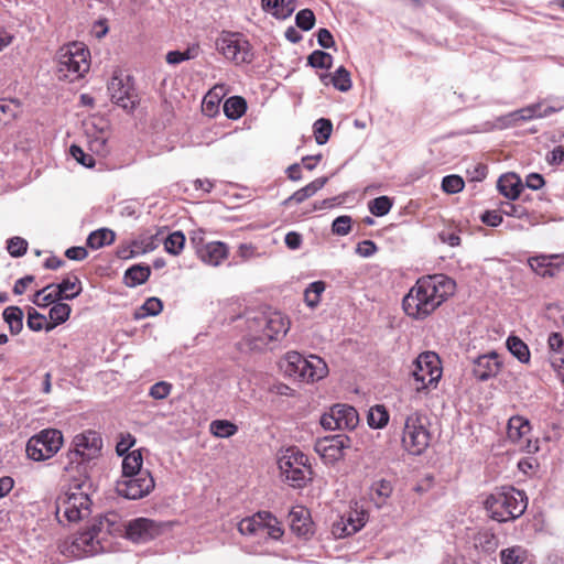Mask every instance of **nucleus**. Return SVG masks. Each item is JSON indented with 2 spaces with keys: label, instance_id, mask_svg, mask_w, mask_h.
<instances>
[{
  "label": "nucleus",
  "instance_id": "f257e3e1",
  "mask_svg": "<svg viewBox=\"0 0 564 564\" xmlns=\"http://www.w3.org/2000/svg\"><path fill=\"white\" fill-rule=\"evenodd\" d=\"M456 283L444 274L421 278L403 299V310L413 318H424L454 294Z\"/></svg>",
  "mask_w": 564,
  "mask_h": 564
},
{
  "label": "nucleus",
  "instance_id": "f03ea898",
  "mask_svg": "<svg viewBox=\"0 0 564 564\" xmlns=\"http://www.w3.org/2000/svg\"><path fill=\"white\" fill-rule=\"evenodd\" d=\"M281 371L301 382H314L328 375L327 364L316 355L304 357L297 351H288L279 362Z\"/></svg>",
  "mask_w": 564,
  "mask_h": 564
},
{
  "label": "nucleus",
  "instance_id": "7ed1b4c3",
  "mask_svg": "<svg viewBox=\"0 0 564 564\" xmlns=\"http://www.w3.org/2000/svg\"><path fill=\"white\" fill-rule=\"evenodd\" d=\"M524 494L513 487L501 488L489 495L485 500V508L490 518L498 522L514 520L527 509Z\"/></svg>",
  "mask_w": 564,
  "mask_h": 564
},
{
  "label": "nucleus",
  "instance_id": "20e7f679",
  "mask_svg": "<svg viewBox=\"0 0 564 564\" xmlns=\"http://www.w3.org/2000/svg\"><path fill=\"white\" fill-rule=\"evenodd\" d=\"M247 323L251 339L262 344L283 338L290 329L289 318L278 311L258 313Z\"/></svg>",
  "mask_w": 564,
  "mask_h": 564
},
{
  "label": "nucleus",
  "instance_id": "39448f33",
  "mask_svg": "<svg viewBox=\"0 0 564 564\" xmlns=\"http://www.w3.org/2000/svg\"><path fill=\"white\" fill-rule=\"evenodd\" d=\"M84 482L74 484L56 499V517L59 522H77L90 514V498L83 490Z\"/></svg>",
  "mask_w": 564,
  "mask_h": 564
},
{
  "label": "nucleus",
  "instance_id": "423d86ee",
  "mask_svg": "<svg viewBox=\"0 0 564 564\" xmlns=\"http://www.w3.org/2000/svg\"><path fill=\"white\" fill-rule=\"evenodd\" d=\"M89 51L83 43H70L57 53V74L59 78L74 82L82 78L90 67Z\"/></svg>",
  "mask_w": 564,
  "mask_h": 564
},
{
  "label": "nucleus",
  "instance_id": "0eeeda50",
  "mask_svg": "<svg viewBox=\"0 0 564 564\" xmlns=\"http://www.w3.org/2000/svg\"><path fill=\"white\" fill-rule=\"evenodd\" d=\"M442 377V367L438 356L433 351H425L413 361L411 371V386L417 393L435 389Z\"/></svg>",
  "mask_w": 564,
  "mask_h": 564
},
{
  "label": "nucleus",
  "instance_id": "6e6552de",
  "mask_svg": "<svg viewBox=\"0 0 564 564\" xmlns=\"http://www.w3.org/2000/svg\"><path fill=\"white\" fill-rule=\"evenodd\" d=\"M282 477L294 488H302L312 474L308 457L297 447L286 448L278 460Z\"/></svg>",
  "mask_w": 564,
  "mask_h": 564
},
{
  "label": "nucleus",
  "instance_id": "1a4fd4ad",
  "mask_svg": "<svg viewBox=\"0 0 564 564\" xmlns=\"http://www.w3.org/2000/svg\"><path fill=\"white\" fill-rule=\"evenodd\" d=\"M427 419L417 411L405 416L401 437L402 447L411 455H421L430 445Z\"/></svg>",
  "mask_w": 564,
  "mask_h": 564
},
{
  "label": "nucleus",
  "instance_id": "9d476101",
  "mask_svg": "<svg viewBox=\"0 0 564 564\" xmlns=\"http://www.w3.org/2000/svg\"><path fill=\"white\" fill-rule=\"evenodd\" d=\"M238 530L242 535L252 536L259 541L279 540L283 535L279 521L265 511L242 519L238 523Z\"/></svg>",
  "mask_w": 564,
  "mask_h": 564
},
{
  "label": "nucleus",
  "instance_id": "9b49d317",
  "mask_svg": "<svg viewBox=\"0 0 564 564\" xmlns=\"http://www.w3.org/2000/svg\"><path fill=\"white\" fill-rule=\"evenodd\" d=\"M62 445V432L55 429H46L28 441L26 454L32 460L42 462L53 457Z\"/></svg>",
  "mask_w": 564,
  "mask_h": 564
},
{
  "label": "nucleus",
  "instance_id": "f8f14e48",
  "mask_svg": "<svg viewBox=\"0 0 564 564\" xmlns=\"http://www.w3.org/2000/svg\"><path fill=\"white\" fill-rule=\"evenodd\" d=\"M216 48L235 64H249L253 59L251 45L240 33L223 32L216 41Z\"/></svg>",
  "mask_w": 564,
  "mask_h": 564
},
{
  "label": "nucleus",
  "instance_id": "ddd939ff",
  "mask_svg": "<svg viewBox=\"0 0 564 564\" xmlns=\"http://www.w3.org/2000/svg\"><path fill=\"white\" fill-rule=\"evenodd\" d=\"M105 531L100 527L77 534L69 547V553L75 557L93 556L110 549V544L105 541Z\"/></svg>",
  "mask_w": 564,
  "mask_h": 564
},
{
  "label": "nucleus",
  "instance_id": "4468645a",
  "mask_svg": "<svg viewBox=\"0 0 564 564\" xmlns=\"http://www.w3.org/2000/svg\"><path fill=\"white\" fill-rule=\"evenodd\" d=\"M154 486L151 474L143 471L132 477H121L116 484V491L121 497L137 500L148 496Z\"/></svg>",
  "mask_w": 564,
  "mask_h": 564
},
{
  "label": "nucleus",
  "instance_id": "2eb2a0df",
  "mask_svg": "<svg viewBox=\"0 0 564 564\" xmlns=\"http://www.w3.org/2000/svg\"><path fill=\"white\" fill-rule=\"evenodd\" d=\"M358 422L357 411L347 404H335L321 417V424L326 430H352Z\"/></svg>",
  "mask_w": 564,
  "mask_h": 564
},
{
  "label": "nucleus",
  "instance_id": "dca6fc26",
  "mask_svg": "<svg viewBox=\"0 0 564 564\" xmlns=\"http://www.w3.org/2000/svg\"><path fill=\"white\" fill-rule=\"evenodd\" d=\"M351 446V440L345 434H337L330 437L319 440L315 445V451L327 464L338 462L344 457L345 449Z\"/></svg>",
  "mask_w": 564,
  "mask_h": 564
},
{
  "label": "nucleus",
  "instance_id": "f3484780",
  "mask_svg": "<svg viewBox=\"0 0 564 564\" xmlns=\"http://www.w3.org/2000/svg\"><path fill=\"white\" fill-rule=\"evenodd\" d=\"M161 533V525L148 518H137L126 524V536L135 543H144Z\"/></svg>",
  "mask_w": 564,
  "mask_h": 564
},
{
  "label": "nucleus",
  "instance_id": "a211bd4d",
  "mask_svg": "<svg viewBox=\"0 0 564 564\" xmlns=\"http://www.w3.org/2000/svg\"><path fill=\"white\" fill-rule=\"evenodd\" d=\"M102 447V440L95 431H86L73 440V452H76L86 462L95 458Z\"/></svg>",
  "mask_w": 564,
  "mask_h": 564
},
{
  "label": "nucleus",
  "instance_id": "6ab92c4d",
  "mask_svg": "<svg viewBox=\"0 0 564 564\" xmlns=\"http://www.w3.org/2000/svg\"><path fill=\"white\" fill-rule=\"evenodd\" d=\"M501 366L499 355L496 351H490L474 360L473 373L478 380L487 381L499 373Z\"/></svg>",
  "mask_w": 564,
  "mask_h": 564
},
{
  "label": "nucleus",
  "instance_id": "aec40b11",
  "mask_svg": "<svg viewBox=\"0 0 564 564\" xmlns=\"http://www.w3.org/2000/svg\"><path fill=\"white\" fill-rule=\"evenodd\" d=\"M229 248L225 242L210 241L197 247V256L207 265L218 267L227 259Z\"/></svg>",
  "mask_w": 564,
  "mask_h": 564
},
{
  "label": "nucleus",
  "instance_id": "412c9836",
  "mask_svg": "<svg viewBox=\"0 0 564 564\" xmlns=\"http://www.w3.org/2000/svg\"><path fill=\"white\" fill-rule=\"evenodd\" d=\"M87 463L88 462L72 449L61 459L64 476L67 477L68 480L73 479L75 484L84 482Z\"/></svg>",
  "mask_w": 564,
  "mask_h": 564
},
{
  "label": "nucleus",
  "instance_id": "4be33fe9",
  "mask_svg": "<svg viewBox=\"0 0 564 564\" xmlns=\"http://www.w3.org/2000/svg\"><path fill=\"white\" fill-rule=\"evenodd\" d=\"M546 361L553 371L564 367V337L560 332H552L547 337Z\"/></svg>",
  "mask_w": 564,
  "mask_h": 564
},
{
  "label": "nucleus",
  "instance_id": "5701e85b",
  "mask_svg": "<svg viewBox=\"0 0 564 564\" xmlns=\"http://www.w3.org/2000/svg\"><path fill=\"white\" fill-rule=\"evenodd\" d=\"M108 90L111 96V100L119 107L126 110H132L134 108V99L130 94L129 88L123 84V80L113 75L108 84Z\"/></svg>",
  "mask_w": 564,
  "mask_h": 564
},
{
  "label": "nucleus",
  "instance_id": "b1692460",
  "mask_svg": "<svg viewBox=\"0 0 564 564\" xmlns=\"http://www.w3.org/2000/svg\"><path fill=\"white\" fill-rule=\"evenodd\" d=\"M560 254H551V256H536L531 257L528 260L530 268L539 275L554 276L560 272V263L553 262L555 259H560Z\"/></svg>",
  "mask_w": 564,
  "mask_h": 564
},
{
  "label": "nucleus",
  "instance_id": "393cba45",
  "mask_svg": "<svg viewBox=\"0 0 564 564\" xmlns=\"http://www.w3.org/2000/svg\"><path fill=\"white\" fill-rule=\"evenodd\" d=\"M368 521V513L365 510L354 509L341 522L336 525V529L341 527L340 535H351L361 530Z\"/></svg>",
  "mask_w": 564,
  "mask_h": 564
},
{
  "label": "nucleus",
  "instance_id": "a878e982",
  "mask_svg": "<svg viewBox=\"0 0 564 564\" xmlns=\"http://www.w3.org/2000/svg\"><path fill=\"white\" fill-rule=\"evenodd\" d=\"M261 7L279 20L288 19L296 9L294 0H262Z\"/></svg>",
  "mask_w": 564,
  "mask_h": 564
},
{
  "label": "nucleus",
  "instance_id": "bb28decb",
  "mask_svg": "<svg viewBox=\"0 0 564 564\" xmlns=\"http://www.w3.org/2000/svg\"><path fill=\"white\" fill-rule=\"evenodd\" d=\"M327 181H328L327 177H318V178L312 181L311 183H308L307 185L297 189L291 196H289L283 202V206H285V207L290 206L292 203H295V204L303 203L307 198L315 195L319 189H322L325 186V184L327 183Z\"/></svg>",
  "mask_w": 564,
  "mask_h": 564
},
{
  "label": "nucleus",
  "instance_id": "cd10ccee",
  "mask_svg": "<svg viewBox=\"0 0 564 564\" xmlns=\"http://www.w3.org/2000/svg\"><path fill=\"white\" fill-rule=\"evenodd\" d=\"M100 133L96 134L91 129L87 130L90 151L105 155L108 152L107 142L110 135L108 121H99Z\"/></svg>",
  "mask_w": 564,
  "mask_h": 564
},
{
  "label": "nucleus",
  "instance_id": "c85d7f7f",
  "mask_svg": "<svg viewBox=\"0 0 564 564\" xmlns=\"http://www.w3.org/2000/svg\"><path fill=\"white\" fill-rule=\"evenodd\" d=\"M499 192L509 199H517L522 191V183L518 175L514 173H508L499 177L498 180Z\"/></svg>",
  "mask_w": 564,
  "mask_h": 564
},
{
  "label": "nucleus",
  "instance_id": "c756f323",
  "mask_svg": "<svg viewBox=\"0 0 564 564\" xmlns=\"http://www.w3.org/2000/svg\"><path fill=\"white\" fill-rule=\"evenodd\" d=\"M58 300H73L82 293V283L76 275L67 276L58 284H55Z\"/></svg>",
  "mask_w": 564,
  "mask_h": 564
},
{
  "label": "nucleus",
  "instance_id": "7c9ffc66",
  "mask_svg": "<svg viewBox=\"0 0 564 564\" xmlns=\"http://www.w3.org/2000/svg\"><path fill=\"white\" fill-rule=\"evenodd\" d=\"M122 476L121 477H132L133 475H138L143 473L142 464L143 457L141 449H133L130 453L122 456Z\"/></svg>",
  "mask_w": 564,
  "mask_h": 564
},
{
  "label": "nucleus",
  "instance_id": "2f4dec72",
  "mask_svg": "<svg viewBox=\"0 0 564 564\" xmlns=\"http://www.w3.org/2000/svg\"><path fill=\"white\" fill-rule=\"evenodd\" d=\"M327 79L333 84V86L339 91H348L351 88V78L350 73L344 67L340 66L335 70L333 75L322 74L321 80L327 84Z\"/></svg>",
  "mask_w": 564,
  "mask_h": 564
},
{
  "label": "nucleus",
  "instance_id": "473e14b6",
  "mask_svg": "<svg viewBox=\"0 0 564 564\" xmlns=\"http://www.w3.org/2000/svg\"><path fill=\"white\" fill-rule=\"evenodd\" d=\"M531 431L529 420L523 416L516 415L509 419L508 422V437L512 442H518L523 436L528 435Z\"/></svg>",
  "mask_w": 564,
  "mask_h": 564
},
{
  "label": "nucleus",
  "instance_id": "72a5a7b5",
  "mask_svg": "<svg viewBox=\"0 0 564 564\" xmlns=\"http://www.w3.org/2000/svg\"><path fill=\"white\" fill-rule=\"evenodd\" d=\"M539 106H529L506 115L501 120L503 126H516L521 121H528L540 117Z\"/></svg>",
  "mask_w": 564,
  "mask_h": 564
},
{
  "label": "nucleus",
  "instance_id": "f704fd0d",
  "mask_svg": "<svg viewBox=\"0 0 564 564\" xmlns=\"http://www.w3.org/2000/svg\"><path fill=\"white\" fill-rule=\"evenodd\" d=\"M392 494V485L389 480L379 479L372 482L370 487V498L375 505L380 508L386 502V499Z\"/></svg>",
  "mask_w": 564,
  "mask_h": 564
},
{
  "label": "nucleus",
  "instance_id": "c9c22d12",
  "mask_svg": "<svg viewBox=\"0 0 564 564\" xmlns=\"http://www.w3.org/2000/svg\"><path fill=\"white\" fill-rule=\"evenodd\" d=\"M12 335L19 334L23 328V311L19 306H8L2 313Z\"/></svg>",
  "mask_w": 564,
  "mask_h": 564
},
{
  "label": "nucleus",
  "instance_id": "e433bc0d",
  "mask_svg": "<svg viewBox=\"0 0 564 564\" xmlns=\"http://www.w3.org/2000/svg\"><path fill=\"white\" fill-rule=\"evenodd\" d=\"M290 522L292 530L299 535H307L311 531L308 514L305 509L292 510L290 512Z\"/></svg>",
  "mask_w": 564,
  "mask_h": 564
},
{
  "label": "nucleus",
  "instance_id": "4c0bfd02",
  "mask_svg": "<svg viewBox=\"0 0 564 564\" xmlns=\"http://www.w3.org/2000/svg\"><path fill=\"white\" fill-rule=\"evenodd\" d=\"M116 235L111 229L100 228L89 234L87 238V246L91 249H100L109 246L115 241Z\"/></svg>",
  "mask_w": 564,
  "mask_h": 564
},
{
  "label": "nucleus",
  "instance_id": "58836bf2",
  "mask_svg": "<svg viewBox=\"0 0 564 564\" xmlns=\"http://www.w3.org/2000/svg\"><path fill=\"white\" fill-rule=\"evenodd\" d=\"M150 273L151 270L148 265H132L124 273V283L130 288L140 285L149 279Z\"/></svg>",
  "mask_w": 564,
  "mask_h": 564
},
{
  "label": "nucleus",
  "instance_id": "ea45409f",
  "mask_svg": "<svg viewBox=\"0 0 564 564\" xmlns=\"http://www.w3.org/2000/svg\"><path fill=\"white\" fill-rule=\"evenodd\" d=\"M160 243L156 235H143L137 238L131 243V254L139 256L153 251Z\"/></svg>",
  "mask_w": 564,
  "mask_h": 564
},
{
  "label": "nucleus",
  "instance_id": "a19ab883",
  "mask_svg": "<svg viewBox=\"0 0 564 564\" xmlns=\"http://www.w3.org/2000/svg\"><path fill=\"white\" fill-rule=\"evenodd\" d=\"M70 312L72 308L68 304L62 302L53 303L48 312L52 323L46 326V332H51L55 326L65 323L69 318Z\"/></svg>",
  "mask_w": 564,
  "mask_h": 564
},
{
  "label": "nucleus",
  "instance_id": "79ce46f5",
  "mask_svg": "<svg viewBox=\"0 0 564 564\" xmlns=\"http://www.w3.org/2000/svg\"><path fill=\"white\" fill-rule=\"evenodd\" d=\"M507 348L520 362L528 364L530 361V350L528 345L517 336H509L507 339Z\"/></svg>",
  "mask_w": 564,
  "mask_h": 564
},
{
  "label": "nucleus",
  "instance_id": "37998d69",
  "mask_svg": "<svg viewBox=\"0 0 564 564\" xmlns=\"http://www.w3.org/2000/svg\"><path fill=\"white\" fill-rule=\"evenodd\" d=\"M209 432L219 438H227L238 432V426L228 420H214L209 424Z\"/></svg>",
  "mask_w": 564,
  "mask_h": 564
},
{
  "label": "nucleus",
  "instance_id": "c03bdc74",
  "mask_svg": "<svg viewBox=\"0 0 564 564\" xmlns=\"http://www.w3.org/2000/svg\"><path fill=\"white\" fill-rule=\"evenodd\" d=\"M247 109V104L242 97L232 96L224 104V112L229 119H239Z\"/></svg>",
  "mask_w": 564,
  "mask_h": 564
},
{
  "label": "nucleus",
  "instance_id": "a18cd8bd",
  "mask_svg": "<svg viewBox=\"0 0 564 564\" xmlns=\"http://www.w3.org/2000/svg\"><path fill=\"white\" fill-rule=\"evenodd\" d=\"M528 558V552L522 546L516 545L500 552L502 564H523Z\"/></svg>",
  "mask_w": 564,
  "mask_h": 564
},
{
  "label": "nucleus",
  "instance_id": "49530a36",
  "mask_svg": "<svg viewBox=\"0 0 564 564\" xmlns=\"http://www.w3.org/2000/svg\"><path fill=\"white\" fill-rule=\"evenodd\" d=\"M199 54V46L192 45L188 46L184 52L181 51H171L166 54V62L170 65H177L184 61L194 59Z\"/></svg>",
  "mask_w": 564,
  "mask_h": 564
},
{
  "label": "nucleus",
  "instance_id": "de8ad7c7",
  "mask_svg": "<svg viewBox=\"0 0 564 564\" xmlns=\"http://www.w3.org/2000/svg\"><path fill=\"white\" fill-rule=\"evenodd\" d=\"M164 249L166 252L178 256L185 245V236L182 231H174L164 239Z\"/></svg>",
  "mask_w": 564,
  "mask_h": 564
},
{
  "label": "nucleus",
  "instance_id": "09e8293b",
  "mask_svg": "<svg viewBox=\"0 0 564 564\" xmlns=\"http://www.w3.org/2000/svg\"><path fill=\"white\" fill-rule=\"evenodd\" d=\"M53 288H55V284H48L45 288H43L42 290H39L34 294L32 302L36 306L45 307L50 304L55 303L56 301H59L57 297V294H56L55 290H53Z\"/></svg>",
  "mask_w": 564,
  "mask_h": 564
},
{
  "label": "nucleus",
  "instance_id": "8fccbe9b",
  "mask_svg": "<svg viewBox=\"0 0 564 564\" xmlns=\"http://www.w3.org/2000/svg\"><path fill=\"white\" fill-rule=\"evenodd\" d=\"M325 291V283L323 281L312 282L304 292V301L310 307H315L319 301L323 292Z\"/></svg>",
  "mask_w": 564,
  "mask_h": 564
},
{
  "label": "nucleus",
  "instance_id": "3c124183",
  "mask_svg": "<svg viewBox=\"0 0 564 564\" xmlns=\"http://www.w3.org/2000/svg\"><path fill=\"white\" fill-rule=\"evenodd\" d=\"M20 105L12 99H0V124H6L17 117Z\"/></svg>",
  "mask_w": 564,
  "mask_h": 564
},
{
  "label": "nucleus",
  "instance_id": "603ef678",
  "mask_svg": "<svg viewBox=\"0 0 564 564\" xmlns=\"http://www.w3.org/2000/svg\"><path fill=\"white\" fill-rule=\"evenodd\" d=\"M393 206V202L388 196H379L368 203L370 213L377 217H382L389 214Z\"/></svg>",
  "mask_w": 564,
  "mask_h": 564
},
{
  "label": "nucleus",
  "instance_id": "864d4df0",
  "mask_svg": "<svg viewBox=\"0 0 564 564\" xmlns=\"http://www.w3.org/2000/svg\"><path fill=\"white\" fill-rule=\"evenodd\" d=\"M389 414L384 406L376 405L370 409L368 414V424L373 429H382L388 424Z\"/></svg>",
  "mask_w": 564,
  "mask_h": 564
},
{
  "label": "nucleus",
  "instance_id": "5fc2aeb1",
  "mask_svg": "<svg viewBox=\"0 0 564 564\" xmlns=\"http://www.w3.org/2000/svg\"><path fill=\"white\" fill-rule=\"evenodd\" d=\"M333 130L330 120L321 118L314 123V135L317 144L322 145L327 142Z\"/></svg>",
  "mask_w": 564,
  "mask_h": 564
},
{
  "label": "nucleus",
  "instance_id": "6e6d98bb",
  "mask_svg": "<svg viewBox=\"0 0 564 564\" xmlns=\"http://www.w3.org/2000/svg\"><path fill=\"white\" fill-rule=\"evenodd\" d=\"M308 65L315 68L329 69L333 65V56L324 51H314L307 58Z\"/></svg>",
  "mask_w": 564,
  "mask_h": 564
},
{
  "label": "nucleus",
  "instance_id": "4d7b16f0",
  "mask_svg": "<svg viewBox=\"0 0 564 564\" xmlns=\"http://www.w3.org/2000/svg\"><path fill=\"white\" fill-rule=\"evenodd\" d=\"M28 327L33 332H40L42 329L46 330V326L51 325V323L46 322V317L39 313L33 307H30L28 311V321H26Z\"/></svg>",
  "mask_w": 564,
  "mask_h": 564
},
{
  "label": "nucleus",
  "instance_id": "13d9d810",
  "mask_svg": "<svg viewBox=\"0 0 564 564\" xmlns=\"http://www.w3.org/2000/svg\"><path fill=\"white\" fill-rule=\"evenodd\" d=\"M465 183L459 175H447L442 181V189L447 194H457L464 189Z\"/></svg>",
  "mask_w": 564,
  "mask_h": 564
},
{
  "label": "nucleus",
  "instance_id": "bf43d9fd",
  "mask_svg": "<svg viewBox=\"0 0 564 564\" xmlns=\"http://www.w3.org/2000/svg\"><path fill=\"white\" fill-rule=\"evenodd\" d=\"M163 308V304L161 300L158 297L148 299L140 308V313H138V317H147V316H155Z\"/></svg>",
  "mask_w": 564,
  "mask_h": 564
},
{
  "label": "nucleus",
  "instance_id": "052dcab7",
  "mask_svg": "<svg viewBox=\"0 0 564 564\" xmlns=\"http://www.w3.org/2000/svg\"><path fill=\"white\" fill-rule=\"evenodd\" d=\"M296 25L303 31H310L315 24V14L311 9H303L295 17Z\"/></svg>",
  "mask_w": 564,
  "mask_h": 564
},
{
  "label": "nucleus",
  "instance_id": "680f3d73",
  "mask_svg": "<svg viewBox=\"0 0 564 564\" xmlns=\"http://www.w3.org/2000/svg\"><path fill=\"white\" fill-rule=\"evenodd\" d=\"M8 252L14 257H22L28 249V241L21 237H13L8 240Z\"/></svg>",
  "mask_w": 564,
  "mask_h": 564
},
{
  "label": "nucleus",
  "instance_id": "e2e57ef3",
  "mask_svg": "<svg viewBox=\"0 0 564 564\" xmlns=\"http://www.w3.org/2000/svg\"><path fill=\"white\" fill-rule=\"evenodd\" d=\"M351 229V217L350 216H339L332 224V231L339 236H346L349 234Z\"/></svg>",
  "mask_w": 564,
  "mask_h": 564
},
{
  "label": "nucleus",
  "instance_id": "0e129e2a",
  "mask_svg": "<svg viewBox=\"0 0 564 564\" xmlns=\"http://www.w3.org/2000/svg\"><path fill=\"white\" fill-rule=\"evenodd\" d=\"M72 156L82 165L86 167H91L95 164V160L90 154L85 153L82 148L77 145H72L70 149Z\"/></svg>",
  "mask_w": 564,
  "mask_h": 564
},
{
  "label": "nucleus",
  "instance_id": "69168bd1",
  "mask_svg": "<svg viewBox=\"0 0 564 564\" xmlns=\"http://www.w3.org/2000/svg\"><path fill=\"white\" fill-rule=\"evenodd\" d=\"M172 386L165 381L154 383L150 388L149 394L155 400L165 399L171 392Z\"/></svg>",
  "mask_w": 564,
  "mask_h": 564
},
{
  "label": "nucleus",
  "instance_id": "338daca9",
  "mask_svg": "<svg viewBox=\"0 0 564 564\" xmlns=\"http://www.w3.org/2000/svg\"><path fill=\"white\" fill-rule=\"evenodd\" d=\"M135 438L130 433L122 434L120 441L117 443L116 452L119 456H124L130 453L129 449L134 445Z\"/></svg>",
  "mask_w": 564,
  "mask_h": 564
},
{
  "label": "nucleus",
  "instance_id": "774afa93",
  "mask_svg": "<svg viewBox=\"0 0 564 564\" xmlns=\"http://www.w3.org/2000/svg\"><path fill=\"white\" fill-rule=\"evenodd\" d=\"M378 248L372 240H364L357 245L356 253L362 258L372 257Z\"/></svg>",
  "mask_w": 564,
  "mask_h": 564
}]
</instances>
